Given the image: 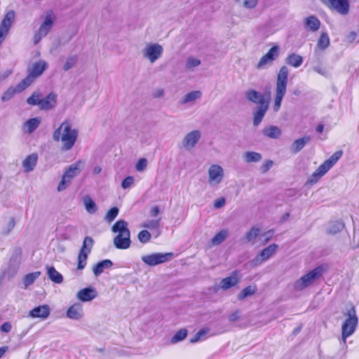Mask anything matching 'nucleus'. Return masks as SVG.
Returning a JSON list of instances; mask_svg holds the SVG:
<instances>
[{
  "label": "nucleus",
  "mask_w": 359,
  "mask_h": 359,
  "mask_svg": "<svg viewBox=\"0 0 359 359\" xmlns=\"http://www.w3.org/2000/svg\"><path fill=\"white\" fill-rule=\"evenodd\" d=\"M78 137L79 130L73 127L69 119L65 120L53 133V139L55 142H60L61 149L65 151L74 147Z\"/></svg>",
  "instance_id": "1"
},
{
  "label": "nucleus",
  "mask_w": 359,
  "mask_h": 359,
  "mask_svg": "<svg viewBox=\"0 0 359 359\" xmlns=\"http://www.w3.org/2000/svg\"><path fill=\"white\" fill-rule=\"evenodd\" d=\"M343 314L346 318L341 325V340L346 348V339L355 332L358 324V318L353 304L347 305Z\"/></svg>",
  "instance_id": "2"
},
{
  "label": "nucleus",
  "mask_w": 359,
  "mask_h": 359,
  "mask_svg": "<svg viewBox=\"0 0 359 359\" xmlns=\"http://www.w3.org/2000/svg\"><path fill=\"white\" fill-rule=\"evenodd\" d=\"M111 231L116 233L113 243L117 249L126 250L130 248L131 244L130 231L128 224L125 220L119 219L111 227Z\"/></svg>",
  "instance_id": "3"
},
{
  "label": "nucleus",
  "mask_w": 359,
  "mask_h": 359,
  "mask_svg": "<svg viewBox=\"0 0 359 359\" xmlns=\"http://www.w3.org/2000/svg\"><path fill=\"white\" fill-rule=\"evenodd\" d=\"M288 74V69L286 66H283L278 72L273 105V110L275 111H278L280 109L283 98L286 93Z\"/></svg>",
  "instance_id": "4"
},
{
  "label": "nucleus",
  "mask_w": 359,
  "mask_h": 359,
  "mask_svg": "<svg viewBox=\"0 0 359 359\" xmlns=\"http://www.w3.org/2000/svg\"><path fill=\"white\" fill-rule=\"evenodd\" d=\"M342 154L341 151H337L334 153L316 170V171L308 179L306 184L311 185L316 184L339 160Z\"/></svg>",
  "instance_id": "5"
},
{
  "label": "nucleus",
  "mask_w": 359,
  "mask_h": 359,
  "mask_svg": "<svg viewBox=\"0 0 359 359\" xmlns=\"http://www.w3.org/2000/svg\"><path fill=\"white\" fill-rule=\"evenodd\" d=\"M84 165V161L79 160L65 170L57 188L59 192L65 190L70 185L72 180L80 173Z\"/></svg>",
  "instance_id": "6"
},
{
  "label": "nucleus",
  "mask_w": 359,
  "mask_h": 359,
  "mask_svg": "<svg viewBox=\"0 0 359 359\" xmlns=\"http://www.w3.org/2000/svg\"><path fill=\"white\" fill-rule=\"evenodd\" d=\"M48 64L43 60H39L30 64L27 67V76L23 82L29 87L37 78L41 76L48 69Z\"/></svg>",
  "instance_id": "7"
},
{
  "label": "nucleus",
  "mask_w": 359,
  "mask_h": 359,
  "mask_svg": "<svg viewBox=\"0 0 359 359\" xmlns=\"http://www.w3.org/2000/svg\"><path fill=\"white\" fill-rule=\"evenodd\" d=\"M323 273V269L320 266L316 267L306 274L302 276L294 283V289L297 291H302L312 285L318 279Z\"/></svg>",
  "instance_id": "8"
},
{
  "label": "nucleus",
  "mask_w": 359,
  "mask_h": 359,
  "mask_svg": "<svg viewBox=\"0 0 359 359\" xmlns=\"http://www.w3.org/2000/svg\"><path fill=\"white\" fill-rule=\"evenodd\" d=\"M163 53V48L158 43H147L142 50L143 57L151 64L160 59Z\"/></svg>",
  "instance_id": "9"
},
{
  "label": "nucleus",
  "mask_w": 359,
  "mask_h": 359,
  "mask_svg": "<svg viewBox=\"0 0 359 359\" xmlns=\"http://www.w3.org/2000/svg\"><path fill=\"white\" fill-rule=\"evenodd\" d=\"M55 19V15L52 11L46 12L44 21L41 25L39 30L34 34V43L35 44H37L43 37H45L48 34Z\"/></svg>",
  "instance_id": "10"
},
{
  "label": "nucleus",
  "mask_w": 359,
  "mask_h": 359,
  "mask_svg": "<svg viewBox=\"0 0 359 359\" xmlns=\"http://www.w3.org/2000/svg\"><path fill=\"white\" fill-rule=\"evenodd\" d=\"M224 177V170L218 164H212L208 170V182L211 187L219 185Z\"/></svg>",
  "instance_id": "11"
},
{
  "label": "nucleus",
  "mask_w": 359,
  "mask_h": 359,
  "mask_svg": "<svg viewBox=\"0 0 359 359\" xmlns=\"http://www.w3.org/2000/svg\"><path fill=\"white\" fill-rule=\"evenodd\" d=\"M172 253H152L142 257V261L147 265L154 266L167 262L171 257Z\"/></svg>",
  "instance_id": "12"
},
{
  "label": "nucleus",
  "mask_w": 359,
  "mask_h": 359,
  "mask_svg": "<svg viewBox=\"0 0 359 359\" xmlns=\"http://www.w3.org/2000/svg\"><path fill=\"white\" fill-rule=\"evenodd\" d=\"M279 47L274 46L263 55L256 65L257 69H264L271 65L272 62L278 57Z\"/></svg>",
  "instance_id": "13"
},
{
  "label": "nucleus",
  "mask_w": 359,
  "mask_h": 359,
  "mask_svg": "<svg viewBox=\"0 0 359 359\" xmlns=\"http://www.w3.org/2000/svg\"><path fill=\"white\" fill-rule=\"evenodd\" d=\"M201 137V133L198 130H194L188 133L182 141V147L185 150L193 149Z\"/></svg>",
  "instance_id": "14"
},
{
  "label": "nucleus",
  "mask_w": 359,
  "mask_h": 359,
  "mask_svg": "<svg viewBox=\"0 0 359 359\" xmlns=\"http://www.w3.org/2000/svg\"><path fill=\"white\" fill-rule=\"evenodd\" d=\"M278 245L272 244L264 248L253 260L252 264L255 266L261 264L263 262L269 259L276 251Z\"/></svg>",
  "instance_id": "15"
},
{
  "label": "nucleus",
  "mask_w": 359,
  "mask_h": 359,
  "mask_svg": "<svg viewBox=\"0 0 359 359\" xmlns=\"http://www.w3.org/2000/svg\"><path fill=\"white\" fill-rule=\"evenodd\" d=\"M68 318L74 320H80L84 316L83 306L82 304L76 302L72 304L66 312Z\"/></svg>",
  "instance_id": "16"
},
{
  "label": "nucleus",
  "mask_w": 359,
  "mask_h": 359,
  "mask_svg": "<svg viewBox=\"0 0 359 359\" xmlns=\"http://www.w3.org/2000/svg\"><path fill=\"white\" fill-rule=\"evenodd\" d=\"M325 4H328L331 8L336 10L338 13L345 15L349 10V4L348 0H322Z\"/></svg>",
  "instance_id": "17"
},
{
  "label": "nucleus",
  "mask_w": 359,
  "mask_h": 359,
  "mask_svg": "<svg viewBox=\"0 0 359 359\" xmlns=\"http://www.w3.org/2000/svg\"><path fill=\"white\" fill-rule=\"evenodd\" d=\"M28 88V86L23 82L22 80L18 85L15 86L9 87L3 94L1 97V100L3 102H6L10 100L15 94L20 93L23 91L25 89Z\"/></svg>",
  "instance_id": "18"
},
{
  "label": "nucleus",
  "mask_w": 359,
  "mask_h": 359,
  "mask_svg": "<svg viewBox=\"0 0 359 359\" xmlns=\"http://www.w3.org/2000/svg\"><path fill=\"white\" fill-rule=\"evenodd\" d=\"M57 95L51 92L45 97H42L40 105V109L48 111L55 107L57 104Z\"/></svg>",
  "instance_id": "19"
},
{
  "label": "nucleus",
  "mask_w": 359,
  "mask_h": 359,
  "mask_svg": "<svg viewBox=\"0 0 359 359\" xmlns=\"http://www.w3.org/2000/svg\"><path fill=\"white\" fill-rule=\"evenodd\" d=\"M50 312V307L48 305L44 304L32 309L29 312V316L32 318H40L42 319H46L49 316Z\"/></svg>",
  "instance_id": "20"
},
{
  "label": "nucleus",
  "mask_w": 359,
  "mask_h": 359,
  "mask_svg": "<svg viewBox=\"0 0 359 359\" xmlns=\"http://www.w3.org/2000/svg\"><path fill=\"white\" fill-rule=\"evenodd\" d=\"M97 294L95 288L88 287L79 290L76 294V298L81 302H90L97 297Z\"/></svg>",
  "instance_id": "21"
},
{
  "label": "nucleus",
  "mask_w": 359,
  "mask_h": 359,
  "mask_svg": "<svg viewBox=\"0 0 359 359\" xmlns=\"http://www.w3.org/2000/svg\"><path fill=\"white\" fill-rule=\"evenodd\" d=\"M245 95L248 101L257 104L258 106L269 103V102L265 100L262 93L255 90H247Z\"/></svg>",
  "instance_id": "22"
},
{
  "label": "nucleus",
  "mask_w": 359,
  "mask_h": 359,
  "mask_svg": "<svg viewBox=\"0 0 359 359\" xmlns=\"http://www.w3.org/2000/svg\"><path fill=\"white\" fill-rule=\"evenodd\" d=\"M239 282L238 272L237 271H234L231 275L229 277L223 278L220 281V288L223 290H226L235 285H236Z\"/></svg>",
  "instance_id": "23"
},
{
  "label": "nucleus",
  "mask_w": 359,
  "mask_h": 359,
  "mask_svg": "<svg viewBox=\"0 0 359 359\" xmlns=\"http://www.w3.org/2000/svg\"><path fill=\"white\" fill-rule=\"evenodd\" d=\"M20 264V257L18 256L12 257L9 261L8 269L4 271V274L9 278L14 277L19 270Z\"/></svg>",
  "instance_id": "24"
},
{
  "label": "nucleus",
  "mask_w": 359,
  "mask_h": 359,
  "mask_svg": "<svg viewBox=\"0 0 359 359\" xmlns=\"http://www.w3.org/2000/svg\"><path fill=\"white\" fill-rule=\"evenodd\" d=\"M38 155L36 153L28 155L22 162V165L25 172L33 171L36 165Z\"/></svg>",
  "instance_id": "25"
},
{
  "label": "nucleus",
  "mask_w": 359,
  "mask_h": 359,
  "mask_svg": "<svg viewBox=\"0 0 359 359\" xmlns=\"http://www.w3.org/2000/svg\"><path fill=\"white\" fill-rule=\"evenodd\" d=\"M269 108V103L259 105L256 111L253 113V124L257 126L262 122L267 109Z\"/></svg>",
  "instance_id": "26"
},
{
  "label": "nucleus",
  "mask_w": 359,
  "mask_h": 359,
  "mask_svg": "<svg viewBox=\"0 0 359 359\" xmlns=\"http://www.w3.org/2000/svg\"><path fill=\"white\" fill-rule=\"evenodd\" d=\"M113 266V262L110 259H104L97 262L93 267L94 275L97 277L100 276L106 269H110Z\"/></svg>",
  "instance_id": "27"
},
{
  "label": "nucleus",
  "mask_w": 359,
  "mask_h": 359,
  "mask_svg": "<svg viewBox=\"0 0 359 359\" xmlns=\"http://www.w3.org/2000/svg\"><path fill=\"white\" fill-rule=\"evenodd\" d=\"M303 57L296 53L289 54L285 58V62L294 68L299 67L303 63Z\"/></svg>",
  "instance_id": "28"
},
{
  "label": "nucleus",
  "mask_w": 359,
  "mask_h": 359,
  "mask_svg": "<svg viewBox=\"0 0 359 359\" xmlns=\"http://www.w3.org/2000/svg\"><path fill=\"white\" fill-rule=\"evenodd\" d=\"M310 140V136H304L302 138L296 140L291 146V151L294 154L298 153Z\"/></svg>",
  "instance_id": "29"
},
{
  "label": "nucleus",
  "mask_w": 359,
  "mask_h": 359,
  "mask_svg": "<svg viewBox=\"0 0 359 359\" xmlns=\"http://www.w3.org/2000/svg\"><path fill=\"white\" fill-rule=\"evenodd\" d=\"M202 93L200 90L191 91L186 94L181 100V104H194L195 101L201 97Z\"/></svg>",
  "instance_id": "30"
},
{
  "label": "nucleus",
  "mask_w": 359,
  "mask_h": 359,
  "mask_svg": "<svg viewBox=\"0 0 359 359\" xmlns=\"http://www.w3.org/2000/svg\"><path fill=\"white\" fill-rule=\"evenodd\" d=\"M41 119L38 117L30 118L24 123V130L26 133L30 134L39 127Z\"/></svg>",
  "instance_id": "31"
},
{
  "label": "nucleus",
  "mask_w": 359,
  "mask_h": 359,
  "mask_svg": "<svg viewBox=\"0 0 359 359\" xmlns=\"http://www.w3.org/2000/svg\"><path fill=\"white\" fill-rule=\"evenodd\" d=\"M306 29L311 32L317 31L320 25V20L315 16H309L305 19Z\"/></svg>",
  "instance_id": "32"
},
{
  "label": "nucleus",
  "mask_w": 359,
  "mask_h": 359,
  "mask_svg": "<svg viewBox=\"0 0 359 359\" xmlns=\"http://www.w3.org/2000/svg\"><path fill=\"white\" fill-rule=\"evenodd\" d=\"M263 134L268 137L277 139L281 135V130L277 126H271L264 128Z\"/></svg>",
  "instance_id": "33"
},
{
  "label": "nucleus",
  "mask_w": 359,
  "mask_h": 359,
  "mask_svg": "<svg viewBox=\"0 0 359 359\" xmlns=\"http://www.w3.org/2000/svg\"><path fill=\"white\" fill-rule=\"evenodd\" d=\"M48 278L55 283L60 284L63 281V277L53 266L47 268Z\"/></svg>",
  "instance_id": "34"
},
{
  "label": "nucleus",
  "mask_w": 359,
  "mask_h": 359,
  "mask_svg": "<svg viewBox=\"0 0 359 359\" xmlns=\"http://www.w3.org/2000/svg\"><path fill=\"white\" fill-rule=\"evenodd\" d=\"M83 202L86 211L89 214H95L97 212V207L90 196H86L83 197Z\"/></svg>",
  "instance_id": "35"
},
{
  "label": "nucleus",
  "mask_w": 359,
  "mask_h": 359,
  "mask_svg": "<svg viewBox=\"0 0 359 359\" xmlns=\"http://www.w3.org/2000/svg\"><path fill=\"white\" fill-rule=\"evenodd\" d=\"M344 228V224L339 220L331 222L329 224L327 231L330 234H336Z\"/></svg>",
  "instance_id": "36"
},
{
  "label": "nucleus",
  "mask_w": 359,
  "mask_h": 359,
  "mask_svg": "<svg viewBox=\"0 0 359 359\" xmlns=\"http://www.w3.org/2000/svg\"><path fill=\"white\" fill-rule=\"evenodd\" d=\"M41 276L40 271H35L26 274L23 278V284L25 288L34 283V282Z\"/></svg>",
  "instance_id": "37"
},
{
  "label": "nucleus",
  "mask_w": 359,
  "mask_h": 359,
  "mask_svg": "<svg viewBox=\"0 0 359 359\" xmlns=\"http://www.w3.org/2000/svg\"><path fill=\"white\" fill-rule=\"evenodd\" d=\"M209 332V328H203L200 330L192 338L190 339V342L194 344L199 341L206 339L208 338L207 334Z\"/></svg>",
  "instance_id": "38"
},
{
  "label": "nucleus",
  "mask_w": 359,
  "mask_h": 359,
  "mask_svg": "<svg viewBox=\"0 0 359 359\" xmlns=\"http://www.w3.org/2000/svg\"><path fill=\"white\" fill-rule=\"evenodd\" d=\"M243 158L247 163L258 162L262 159V155L255 151H247L244 154Z\"/></svg>",
  "instance_id": "39"
},
{
  "label": "nucleus",
  "mask_w": 359,
  "mask_h": 359,
  "mask_svg": "<svg viewBox=\"0 0 359 359\" xmlns=\"http://www.w3.org/2000/svg\"><path fill=\"white\" fill-rule=\"evenodd\" d=\"M228 231L223 229L217 233L211 240V243L213 245H217L222 243L227 237Z\"/></svg>",
  "instance_id": "40"
},
{
  "label": "nucleus",
  "mask_w": 359,
  "mask_h": 359,
  "mask_svg": "<svg viewBox=\"0 0 359 359\" xmlns=\"http://www.w3.org/2000/svg\"><path fill=\"white\" fill-rule=\"evenodd\" d=\"M94 241L91 237L86 236L83 242L82 247L80 250L81 252L90 254L91 249L93 246Z\"/></svg>",
  "instance_id": "41"
},
{
  "label": "nucleus",
  "mask_w": 359,
  "mask_h": 359,
  "mask_svg": "<svg viewBox=\"0 0 359 359\" xmlns=\"http://www.w3.org/2000/svg\"><path fill=\"white\" fill-rule=\"evenodd\" d=\"M188 332L186 329H180L171 338V344H177L183 341L187 336Z\"/></svg>",
  "instance_id": "42"
},
{
  "label": "nucleus",
  "mask_w": 359,
  "mask_h": 359,
  "mask_svg": "<svg viewBox=\"0 0 359 359\" xmlns=\"http://www.w3.org/2000/svg\"><path fill=\"white\" fill-rule=\"evenodd\" d=\"M41 99V94L39 92H34L29 97L27 98V102L29 105H37L40 108Z\"/></svg>",
  "instance_id": "43"
},
{
  "label": "nucleus",
  "mask_w": 359,
  "mask_h": 359,
  "mask_svg": "<svg viewBox=\"0 0 359 359\" xmlns=\"http://www.w3.org/2000/svg\"><path fill=\"white\" fill-rule=\"evenodd\" d=\"M330 45V39L326 33H322L317 43L318 48L320 50L326 49Z\"/></svg>",
  "instance_id": "44"
},
{
  "label": "nucleus",
  "mask_w": 359,
  "mask_h": 359,
  "mask_svg": "<svg viewBox=\"0 0 359 359\" xmlns=\"http://www.w3.org/2000/svg\"><path fill=\"white\" fill-rule=\"evenodd\" d=\"M201 62L199 59L194 57H189L185 63V68L187 70H193L195 67L199 66Z\"/></svg>",
  "instance_id": "45"
},
{
  "label": "nucleus",
  "mask_w": 359,
  "mask_h": 359,
  "mask_svg": "<svg viewBox=\"0 0 359 359\" xmlns=\"http://www.w3.org/2000/svg\"><path fill=\"white\" fill-rule=\"evenodd\" d=\"M256 289L252 286H248L244 288L238 295V299L242 300L248 297L252 296L255 294Z\"/></svg>",
  "instance_id": "46"
},
{
  "label": "nucleus",
  "mask_w": 359,
  "mask_h": 359,
  "mask_svg": "<svg viewBox=\"0 0 359 359\" xmlns=\"http://www.w3.org/2000/svg\"><path fill=\"white\" fill-rule=\"evenodd\" d=\"M119 210L116 207L111 208L105 215L104 220L108 222L111 223L113 222L115 218L117 217L118 214Z\"/></svg>",
  "instance_id": "47"
},
{
  "label": "nucleus",
  "mask_w": 359,
  "mask_h": 359,
  "mask_svg": "<svg viewBox=\"0 0 359 359\" xmlns=\"http://www.w3.org/2000/svg\"><path fill=\"white\" fill-rule=\"evenodd\" d=\"M160 219H148L143 222L142 226L149 229H156L159 227Z\"/></svg>",
  "instance_id": "48"
},
{
  "label": "nucleus",
  "mask_w": 359,
  "mask_h": 359,
  "mask_svg": "<svg viewBox=\"0 0 359 359\" xmlns=\"http://www.w3.org/2000/svg\"><path fill=\"white\" fill-rule=\"evenodd\" d=\"M260 233V229L258 227H252L250 231L245 235V239L247 241H255V238L259 236Z\"/></svg>",
  "instance_id": "49"
},
{
  "label": "nucleus",
  "mask_w": 359,
  "mask_h": 359,
  "mask_svg": "<svg viewBox=\"0 0 359 359\" xmlns=\"http://www.w3.org/2000/svg\"><path fill=\"white\" fill-rule=\"evenodd\" d=\"M88 255L89 254L79 252V254L78 256V266H77V269L79 270H82L85 268V266L86 265V261H87Z\"/></svg>",
  "instance_id": "50"
},
{
  "label": "nucleus",
  "mask_w": 359,
  "mask_h": 359,
  "mask_svg": "<svg viewBox=\"0 0 359 359\" xmlns=\"http://www.w3.org/2000/svg\"><path fill=\"white\" fill-rule=\"evenodd\" d=\"M137 238L142 243L144 244L150 241L151 236L147 230H142L138 233Z\"/></svg>",
  "instance_id": "51"
},
{
  "label": "nucleus",
  "mask_w": 359,
  "mask_h": 359,
  "mask_svg": "<svg viewBox=\"0 0 359 359\" xmlns=\"http://www.w3.org/2000/svg\"><path fill=\"white\" fill-rule=\"evenodd\" d=\"M77 62V57L76 56H71L68 57L63 66L64 71H68L72 69Z\"/></svg>",
  "instance_id": "52"
},
{
  "label": "nucleus",
  "mask_w": 359,
  "mask_h": 359,
  "mask_svg": "<svg viewBox=\"0 0 359 359\" xmlns=\"http://www.w3.org/2000/svg\"><path fill=\"white\" fill-rule=\"evenodd\" d=\"M236 1L247 8H253L257 4V0H236Z\"/></svg>",
  "instance_id": "53"
},
{
  "label": "nucleus",
  "mask_w": 359,
  "mask_h": 359,
  "mask_svg": "<svg viewBox=\"0 0 359 359\" xmlns=\"http://www.w3.org/2000/svg\"><path fill=\"white\" fill-rule=\"evenodd\" d=\"M147 166V160L144 158H140L135 165V169L138 172L144 171Z\"/></svg>",
  "instance_id": "54"
},
{
  "label": "nucleus",
  "mask_w": 359,
  "mask_h": 359,
  "mask_svg": "<svg viewBox=\"0 0 359 359\" xmlns=\"http://www.w3.org/2000/svg\"><path fill=\"white\" fill-rule=\"evenodd\" d=\"M134 184V177L132 176H128L126 177L121 182V187L123 189H126L130 187Z\"/></svg>",
  "instance_id": "55"
},
{
  "label": "nucleus",
  "mask_w": 359,
  "mask_h": 359,
  "mask_svg": "<svg viewBox=\"0 0 359 359\" xmlns=\"http://www.w3.org/2000/svg\"><path fill=\"white\" fill-rule=\"evenodd\" d=\"M241 312L240 311H236L233 313H231L229 316V320L231 323L236 322L240 319Z\"/></svg>",
  "instance_id": "56"
},
{
  "label": "nucleus",
  "mask_w": 359,
  "mask_h": 359,
  "mask_svg": "<svg viewBox=\"0 0 359 359\" xmlns=\"http://www.w3.org/2000/svg\"><path fill=\"white\" fill-rule=\"evenodd\" d=\"M11 329H12V325L10 322L4 323L0 327V330L2 332H5V333H8L9 332H11Z\"/></svg>",
  "instance_id": "57"
},
{
  "label": "nucleus",
  "mask_w": 359,
  "mask_h": 359,
  "mask_svg": "<svg viewBox=\"0 0 359 359\" xmlns=\"http://www.w3.org/2000/svg\"><path fill=\"white\" fill-rule=\"evenodd\" d=\"M225 198H219L215 201L214 202V207L215 208H221L223 207L225 204Z\"/></svg>",
  "instance_id": "58"
},
{
  "label": "nucleus",
  "mask_w": 359,
  "mask_h": 359,
  "mask_svg": "<svg viewBox=\"0 0 359 359\" xmlns=\"http://www.w3.org/2000/svg\"><path fill=\"white\" fill-rule=\"evenodd\" d=\"M273 165L272 161H266L262 166V170L263 172H267Z\"/></svg>",
  "instance_id": "59"
},
{
  "label": "nucleus",
  "mask_w": 359,
  "mask_h": 359,
  "mask_svg": "<svg viewBox=\"0 0 359 359\" xmlns=\"http://www.w3.org/2000/svg\"><path fill=\"white\" fill-rule=\"evenodd\" d=\"M160 212V209L158 206H154L150 210V215L151 217H156L158 215Z\"/></svg>",
  "instance_id": "60"
},
{
  "label": "nucleus",
  "mask_w": 359,
  "mask_h": 359,
  "mask_svg": "<svg viewBox=\"0 0 359 359\" xmlns=\"http://www.w3.org/2000/svg\"><path fill=\"white\" fill-rule=\"evenodd\" d=\"M313 69L315 72H316L317 73L321 74V75H325V70L322 68L320 66H316L313 67Z\"/></svg>",
  "instance_id": "61"
},
{
  "label": "nucleus",
  "mask_w": 359,
  "mask_h": 359,
  "mask_svg": "<svg viewBox=\"0 0 359 359\" xmlns=\"http://www.w3.org/2000/svg\"><path fill=\"white\" fill-rule=\"evenodd\" d=\"M8 347L7 346H4L0 347V359L4 355V354L8 351Z\"/></svg>",
  "instance_id": "62"
},
{
  "label": "nucleus",
  "mask_w": 359,
  "mask_h": 359,
  "mask_svg": "<svg viewBox=\"0 0 359 359\" xmlns=\"http://www.w3.org/2000/svg\"><path fill=\"white\" fill-rule=\"evenodd\" d=\"M102 168L100 165H96L93 169V172L94 175H98L101 172Z\"/></svg>",
  "instance_id": "63"
},
{
  "label": "nucleus",
  "mask_w": 359,
  "mask_h": 359,
  "mask_svg": "<svg viewBox=\"0 0 359 359\" xmlns=\"http://www.w3.org/2000/svg\"><path fill=\"white\" fill-rule=\"evenodd\" d=\"M163 94H164L163 90L159 89L158 90H156V92L155 93V97H162L163 95Z\"/></svg>",
  "instance_id": "64"
}]
</instances>
